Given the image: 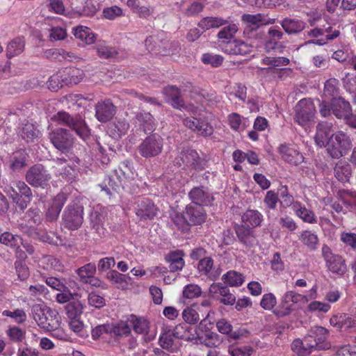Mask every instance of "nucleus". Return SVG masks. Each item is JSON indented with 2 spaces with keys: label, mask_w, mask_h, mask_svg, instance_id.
<instances>
[{
  "label": "nucleus",
  "mask_w": 356,
  "mask_h": 356,
  "mask_svg": "<svg viewBox=\"0 0 356 356\" xmlns=\"http://www.w3.org/2000/svg\"><path fill=\"white\" fill-rule=\"evenodd\" d=\"M31 316L38 325L45 331H53L60 326V317L58 312L44 304L33 305L31 307Z\"/></svg>",
  "instance_id": "1"
},
{
  "label": "nucleus",
  "mask_w": 356,
  "mask_h": 356,
  "mask_svg": "<svg viewBox=\"0 0 356 356\" xmlns=\"http://www.w3.org/2000/svg\"><path fill=\"white\" fill-rule=\"evenodd\" d=\"M52 119L60 125L70 127L83 140L90 137V130L81 116L72 117L65 111H59Z\"/></svg>",
  "instance_id": "2"
},
{
  "label": "nucleus",
  "mask_w": 356,
  "mask_h": 356,
  "mask_svg": "<svg viewBox=\"0 0 356 356\" xmlns=\"http://www.w3.org/2000/svg\"><path fill=\"white\" fill-rule=\"evenodd\" d=\"M352 146L349 136L339 131L332 135L326 148L327 153L332 159H338L346 155Z\"/></svg>",
  "instance_id": "3"
},
{
  "label": "nucleus",
  "mask_w": 356,
  "mask_h": 356,
  "mask_svg": "<svg viewBox=\"0 0 356 356\" xmlns=\"http://www.w3.org/2000/svg\"><path fill=\"white\" fill-rule=\"evenodd\" d=\"M83 220V207L78 202H72L65 209L62 221L65 227L76 230L81 227Z\"/></svg>",
  "instance_id": "4"
},
{
  "label": "nucleus",
  "mask_w": 356,
  "mask_h": 356,
  "mask_svg": "<svg viewBox=\"0 0 356 356\" xmlns=\"http://www.w3.org/2000/svg\"><path fill=\"white\" fill-rule=\"evenodd\" d=\"M163 139L157 134H153L147 136L138 146L140 155L145 159H149L159 155L163 149Z\"/></svg>",
  "instance_id": "5"
},
{
  "label": "nucleus",
  "mask_w": 356,
  "mask_h": 356,
  "mask_svg": "<svg viewBox=\"0 0 356 356\" xmlns=\"http://www.w3.org/2000/svg\"><path fill=\"white\" fill-rule=\"evenodd\" d=\"M321 253L326 266L330 272L341 276L346 273L348 268L346 260L342 256L334 254L330 248L326 244L323 245Z\"/></svg>",
  "instance_id": "6"
},
{
  "label": "nucleus",
  "mask_w": 356,
  "mask_h": 356,
  "mask_svg": "<svg viewBox=\"0 0 356 356\" xmlns=\"http://www.w3.org/2000/svg\"><path fill=\"white\" fill-rule=\"evenodd\" d=\"M315 113L314 103L310 99H302L296 105L294 120L299 125L305 127L314 122Z\"/></svg>",
  "instance_id": "7"
},
{
  "label": "nucleus",
  "mask_w": 356,
  "mask_h": 356,
  "mask_svg": "<svg viewBox=\"0 0 356 356\" xmlns=\"http://www.w3.org/2000/svg\"><path fill=\"white\" fill-rule=\"evenodd\" d=\"M49 138L54 147L63 153L67 152L74 143V138L70 131L63 128L52 130Z\"/></svg>",
  "instance_id": "8"
},
{
  "label": "nucleus",
  "mask_w": 356,
  "mask_h": 356,
  "mask_svg": "<svg viewBox=\"0 0 356 356\" xmlns=\"http://www.w3.org/2000/svg\"><path fill=\"white\" fill-rule=\"evenodd\" d=\"M26 181L33 187L45 188L51 178V175L41 164L30 168L26 173Z\"/></svg>",
  "instance_id": "9"
},
{
  "label": "nucleus",
  "mask_w": 356,
  "mask_h": 356,
  "mask_svg": "<svg viewBox=\"0 0 356 356\" xmlns=\"http://www.w3.org/2000/svg\"><path fill=\"white\" fill-rule=\"evenodd\" d=\"M175 162L179 166L183 164L195 170L204 168V161L200 157L197 152L192 149L182 150L176 158Z\"/></svg>",
  "instance_id": "10"
},
{
  "label": "nucleus",
  "mask_w": 356,
  "mask_h": 356,
  "mask_svg": "<svg viewBox=\"0 0 356 356\" xmlns=\"http://www.w3.org/2000/svg\"><path fill=\"white\" fill-rule=\"evenodd\" d=\"M186 127L192 130L198 135L207 137L213 132V128L205 118H186L183 120Z\"/></svg>",
  "instance_id": "11"
},
{
  "label": "nucleus",
  "mask_w": 356,
  "mask_h": 356,
  "mask_svg": "<svg viewBox=\"0 0 356 356\" xmlns=\"http://www.w3.org/2000/svg\"><path fill=\"white\" fill-rule=\"evenodd\" d=\"M241 19L245 26V31L248 33L257 31L261 26L272 24L275 22V19L268 18L261 13L244 14L242 15Z\"/></svg>",
  "instance_id": "12"
},
{
  "label": "nucleus",
  "mask_w": 356,
  "mask_h": 356,
  "mask_svg": "<svg viewBox=\"0 0 356 356\" xmlns=\"http://www.w3.org/2000/svg\"><path fill=\"white\" fill-rule=\"evenodd\" d=\"M188 197L192 201L191 204L202 207L211 204L213 201L212 194L204 186L193 188L188 193Z\"/></svg>",
  "instance_id": "13"
},
{
  "label": "nucleus",
  "mask_w": 356,
  "mask_h": 356,
  "mask_svg": "<svg viewBox=\"0 0 356 356\" xmlns=\"http://www.w3.org/2000/svg\"><path fill=\"white\" fill-rule=\"evenodd\" d=\"M333 124L331 122H320L316 126V135L314 140L316 144L320 147H327L330 143V138L332 134H334Z\"/></svg>",
  "instance_id": "14"
},
{
  "label": "nucleus",
  "mask_w": 356,
  "mask_h": 356,
  "mask_svg": "<svg viewBox=\"0 0 356 356\" xmlns=\"http://www.w3.org/2000/svg\"><path fill=\"white\" fill-rule=\"evenodd\" d=\"M312 338V344L314 349L328 350L331 345L326 341L327 337V330L321 326L313 327L307 335Z\"/></svg>",
  "instance_id": "15"
},
{
  "label": "nucleus",
  "mask_w": 356,
  "mask_h": 356,
  "mask_svg": "<svg viewBox=\"0 0 356 356\" xmlns=\"http://www.w3.org/2000/svg\"><path fill=\"white\" fill-rule=\"evenodd\" d=\"M283 33L275 27H271L268 31V38L265 42L264 48L266 52L276 51L281 53L284 48V45L280 41L282 38Z\"/></svg>",
  "instance_id": "16"
},
{
  "label": "nucleus",
  "mask_w": 356,
  "mask_h": 356,
  "mask_svg": "<svg viewBox=\"0 0 356 356\" xmlns=\"http://www.w3.org/2000/svg\"><path fill=\"white\" fill-rule=\"evenodd\" d=\"M209 292L213 298L225 305H232L236 301L234 294L229 289L220 284H213L209 288Z\"/></svg>",
  "instance_id": "17"
},
{
  "label": "nucleus",
  "mask_w": 356,
  "mask_h": 356,
  "mask_svg": "<svg viewBox=\"0 0 356 356\" xmlns=\"http://www.w3.org/2000/svg\"><path fill=\"white\" fill-rule=\"evenodd\" d=\"M186 218L189 225H198L203 223L207 218L203 207L189 204L186 207Z\"/></svg>",
  "instance_id": "18"
},
{
  "label": "nucleus",
  "mask_w": 356,
  "mask_h": 356,
  "mask_svg": "<svg viewBox=\"0 0 356 356\" xmlns=\"http://www.w3.org/2000/svg\"><path fill=\"white\" fill-rule=\"evenodd\" d=\"M235 232L238 241L248 248L254 247L257 244V240L254 230L245 225H237Z\"/></svg>",
  "instance_id": "19"
},
{
  "label": "nucleus",
  "mask_w": 356,
  "mask_h": 356,
  "mask_svg": "<svg viewBox=\"0 0 356 356\" xmlns=\"http://www.w3.org/2000/svg\"><path fill=\"white\" fill-rule=\"evenodd\" d=\"M158 208L154 202L147 198L140 200L136 210V214L141 220L153 219L157 214Z\"/></svg>",
  "instance_id": "20"
},
{
  "label": "nucleus",
  "mask_w": 356,
  "mask_h": 356,
  "mask_svg": "<svg viewBox=\"0 0 356 356\" xmlns=\"http://www.w3.org/2000/svg\"><path fill=\"white\" fill-rule=\"evenodd\" d=\"M115 114V106L110 101L98 102L95 107V116L101 122L109 121Z\"/></svg>",
  "instance_id": "21"
},
{
  "label": "nucleus",
  "mask_w": 356,
  "mask_h": 356,
  "mask_svg": "<svg viewBox=\"0 0 356 356\" xmlns=\"http://www.w3.org/2000/svg\"><path fill=\"white\" fill-rule=\"evenodd\" d=\"M282 158L291 165H298L304 161V156L297 149L282 144L279 147Z\"/></svg>",
  "instance_id": "22"
},
{
  "label": "nucleus",
  "mask_w": 356,
  "mask_h": 356,
  "mask_svg": "<svg viewBox=\"0 0 356 356\" xmlns=\"http://www.w3.org/2000/svg\"><path fill=\"white\" fill-rule=\"evenodd\" d=\"M128 321L131 324L135 332L145 336V340L150 341L154 338V334H149V323L145 318L131 315Z\"/></svg>",
  "instance_id": "23"
},
{
  "label": "nucleus",
  "mask_w": 356,
  "mask_h": 356,
  "mask_svg": "<svg viewBox=\"0 0 356 356\" xmlns=\"http://www.w3.org/2000/svg\"><path fill=\"white\" fill-rule=\"evenodd\" d=\"M67 196L65 193H58L52 201L51 206L47 209L46 213V220L49 222H53L56 220L60 211L66 202Z\"/></svg>",
  "instance_id": "24"
},
{
  "label": "nucleus",
  "mask_w": 356,
  "mask_h": 356,
  "mask_svg": "<svg viewBox=\"0 0 356 356\" xmlns=\"http://www.w3.org/2000/svg\"><path fill=\"white\" fill-rule=\"evenodd\" d=\"M331 109L336 118L343 120L352 112L350 103L341 97L331 99Z\"/></svg>",
  "instance_id": "25"
},
{
  "label": "nucleus",
  "mask_w": 356,
  "mask_h": 356,
  "mask_svg": "<svg viewBox=\"0 0 356 356\" xmlns=\"http://www.w3.org/2000/svg\"><path fill=\"white\" fill-rule=\"evenodd\" d=\"M115 171V177H119L126 186H128L129 183L134 180L138 175L134 169L132 163L129 161L122 162L119 165L118 170Z\"/></svg>",
  "instance_id": "26"
},
{
  "label": "nucleus",
  "mask_w": 356,
  "mask_h": 356,
  "mask_svg": "<svg viewBox=\"0 0 356 356\" xmlns=\"http://www.w3.org/2000/svg\"><path fill=\"white\" fill-rule=\"evenodd\" d=\"M298 239L310 252L316 251L320 245L318 234L313 230H302L298 236Z\"/></svg>",
  "instance_id": "27"
},
{
  "label": "nucleus",
  "mask_w": 356,
  "mask_h": 356,
  "mask_svg": "<svg viewBox=\"0 0 356 356\" xmlns=\"http://www.w3.org/2000/svg\"><path fill=\"white\" fill-rule=\"evenodd\" d=\"M295 215L301 219L304 222L309 224L317 223V217L314 212L305 207L300 202H296L293 205V211Z\"/></svg>",
  "instance_id": "28"
},
{
  "label": "nucleus",
  "mask_w": 356,
  "mask_h": 356,
  "mask_svg": "<svg viewBox=\"0 0 356 356\" xmlns=\"http://www.w3.org/2000/svg\"><path fill=\"white\" fill-rule=\"evenodd\" d=\"M194 339L195 343L204 345L209 348L218 347L222 343L220 336L212 331H207L202 334H197Z\"/></svg>",
  "instance_id": "29"
},
{
  "label": "nucleus",
  "mask_w": 356,
  "mask_h": 356,
  "mask_svg": "<svg viewBox=\"0 0 356 356\" xmlns=\"http://www.w3.org/2000/svg\"><path fill=\"white\" fill-rule=\"evenodd\" d=\"M263 220L264 216L261 212L255 209H248L241 216V225L253 229L254 227L260 226Z\"/></svg>",
  "instance_id": "30"
},
{
  "label": "nucleus",
  "mask_w": 356,
  "mask_h": 356,
  "mask_svg": "<svg viewBox=\"0 0 356 356\" xmlns=\"http://www.w3.org/2000/svg\"><path fill=\"white\" fill-rule=\"evenodd\" d=\"M136 122L145 132H152L156 127L155 119L150 113H138L136 115Z\"/></svg>",
  "instance_id": "31"
},
{
  "label": "nucleus",
  "mask_w": 356,
  "mask_h": 356,
  "mask_svg": "<svg viewBox=\"0 0 356 356\" xmlns=\"http://www.w3.org/2000/svg\"><path fill=\"white\" fill-rule=\"evenodd\" d=\"M125 186L124 183L120 177H115V171L113 175L107 176L103 183L100 184L102 191H104L108 196H111L113 191H116L120 187L124 188Z\"/></svg>",
  "instance_id": "32"
},
{
  "label": "nucleus",
  "mask_w": 356,
  "mask_h": 356,
  "mask_svg": "<svg viewBox=\"0 0 356 356\" xmlns=\"http://www.w3.org/2000/svg\"><path fill=\"white\" fill-rule=\"evenodd\" d=\"M291 349L299 356H307L314 348L312 338L306 336L303 340L295 339L291 344Z\"/></svg>",
  "instance_id": "33"
},
{
  "label": "nucleus",
  "mask_w": 356,
  "mask_h": 356,
  "mask_svg": "<svg viewBox=\"0 0 356 356\" xmlns=\"http://www.w3.org/2000/svg\"><path fill=\"white\" fill-rule=\"evenodd\" d=\"M164 95L170 101L172 106L177 109H181L184 106L183 99L180 96V90L174 86H166L163 89Z\"/></svg>",
  "instance_id": "34"
},
{
  "label": "nucleus",
  "mask_w": 356,
  "mask_h": 356,
  "mask_svg": "<svg viewBox=\"0 0 356 356\" xmlns=\"http://www.w3.org/2000/svg\"><path fill=\"white\" fill-rule=\"evenodd\" d=\"M182 251L171 252L165 256V260L169 263V268L171 272L181 270L184 266Z\"/></svg>",
  "instance_id": "35"
},
{
  "label": "nucleus",
  "mask_w": 356,
  "mask_h": 356,
  "mask_svg": "<svg viewBox=\"0 0 356 356\" xmlns=\"http://www.w3.org/2000/svg\"><path fill=\"white\" fill-rule=\"evenodd\" d=\"M72 33L74 37L86 44H91L95 42L96 39L95 34L90 29L83 26H79L73 28Z\"/></svg>",
  "instance_id": "36"
},
{
  "label": "nucleus",
  "mask_w": 356,
  "mask_h": 356,
  "mask_svg": "<svg viewBox=\"0 0 356 356\" xmlns=\"http://www.w3.org/2000/svg\"><path fill=\"white\" fill-rule=\"evenodd\" d=\"M334 174L338 181L348 182L352 174L351 166L346 162L339 161L334 168Z\"/></svg>",
  "instance_id": "37"
},
{
  "label": "nucleus",
  "mask_w": 356,
  "mask_h": 356,
  "mask_svg": "<svg viewBox=\"0 0 356 356\" xmlns=\"http://www.w3.org/2000/svg\"><path fill=\"white\" fill-rule=\"evenodd\" d=\"M109 129L113 138L121 137L127 133L129 124L124 118H116Z\"/></svg>",
  "instance_id": "38"
},
{
  "label": "nucleus",
  "mask_w": 356,
  "mask_h": 356,
  "mask_svg": "<svg viewBox=\"0 0 356 356\" xmlns=\"http://www.w3.org/2000/svg\"><path fill=\"white\" fill-rule=\"evenodd\" d=\"M63 76L66 77L67 86L76 85L84 77V72L79 68H65L62 70Z\"/></svg>",
  "instance_id": "39"
},
{
  "label": "nucleus",
  "mask_w": 356,
  "mask_h": 356,
  "mask_svg": "<svg viewBox=\"0 0 356 356\" xmlns=\"http://www.w3.org/2000/svg\"><path fill=\"white\" fill-rule=\"evenodd\" d=\"M238 31V26L235 24H229L223 27L218 33L217 37L221 45H225L232 41Z\"/></svg>",
  "instance_id": "40"
},
{
  "label": "nucleus",
  "mask_w": 356,
  "mask_h": 356,
  "mask_svg": "<svg viewBox=\"0 0 356 356\" xmlns=\"http://www.w3.org/2000/svg\"><path fill=\"white\" fill-rule=\"evenodd\" d=\"M281 24L284 30L289 34L299 33L305 27V23L297 19L286 18L282 20Z\"/></svg>",
  "instance_id": "41"
},
{
  "label": "nucleus",
  "mask_w": 356,
  "mask_h": 356,
  "mask_svg": "<svg viewBox=\"0 0 356 356\" xmlns=\"http://www.w3.org/2000/svg\"><path fill=\"white\" fill-rule=\"evenodd\" d=\"M127 3L140 17L146 18L152 14L149 7L144 5L143 0H128Z\"/></svg>",
  "instance_id": "42"
},
{
  "label": "nucleus",
  "mask_w": 356,
  "mask_h": 356,
  "mask_svg": "<svg viewBox=\"0 0 356 356\" xmlns=\"http://www.w3.org/2000/svg\"><path fill=\"white\" fill-rule=\"evenodd\" d=\"M227 24V21L221 17H207L200 20L198 23V26L200 28L205 31L210 29L219 28L222 26L226 25Z\"/></svg>",
  "instance_id": "43"
},
{
  "label": "nucleus",
  "mask_w": 356,
  "mask_h": 356,
  "mask_svg": "<svg viewBox=\"0 0 356 356\" xmlns=\"http://www.w3.org/2000/svg\"><path fill=\"white\" fill-rule=\"evenodd\" d=\"M27 156L28 155L24 149L14 152L10 160V168L14 171L23 168L26 165Z\"/></svg>",
  "instance_id": "44"
},
{
  "label": "nucleus",
  "mask_w": 356,
  "mask_h": 356,
  "mask_svg": "<svg viewBox=\"0 0 356 356\" xmlns=\"http://www.w3.org/2000/svg\"><path fill=\"white\" fill-rule=\"evenodd\" d=\"M25 41L23 38H16L8 44L6 49V55L8 58L20 54L24 49Z\"/></svg>",
  "instance_id": "45"
},
{
  "label": "nucleus",
  "mask_w": 356,
  "mask_h": 356,
  "mask_svg": "<svg viewBox=\"0 0 356 356\" xmlns=\"http://www.w3.org/2000/svg\"><path fill=\"white\" fill-rule=\"evenodd\" d=\"M47 84L48 88L54 92L58 91L64 86H67L66 77L63 76L62 70L50 76Z\"/></svg>",
  "instance_id": "46"
},
{
  "label": "nucleus",
  "mask_w": 356,
  "mask_h": 356,
  "mask_svg": "<svg viewBox=\"0 0 356 356\" xmlns=\"http://www.w3.org/2000/svg\"><path fill=\"white\" fill-rule=\"evenodd\" d=\"M39 131L32 123L24 124L20 131L22 138L26 142L33 141L38 136Z\"/></svg>",
  "instance_id": "47"
},
{
  "label": "nucleus",
  "mask_w": 356,
  "mask_h": 356,
  "mask_svg": "<svg viewBox=\"0 0 356 356\" xmlns=\"http://www.w3.org/2000/svg\"><path fill=\"white\" fill-rule=\"evenodd\" d=\"M83 308L84 305L81 301H70L65 306V313L69 318L79 317Z\"/></svg>",
  "instance_id": "48"
},
{
  "label": "nucleus",
  "mask_w": 356,
  "mask_h": 356,
  "mask_svg": "<svg viewBox=\"0 0 356 356\" xmlns=\"http://www.w3.org/2000/svg\"><path fill=\"white\" fill-rule=\"evenodd\" d=\"M213 266V259L211 257H204L200 260L198 269L202 273L207 275L211 279L214 280L218 276V274H215L212 272Z\"/></svg>",
  "instance_id": "49"
},
{
  "label": "nucleus",
  "mask_w": 356,
  "mask_h": 356,
  "mask_svg": "<svg viewBox=\"0 0 356 356\" xmlns=\"http://www.w3.org/2000/svg\"><path fill=\"white\" fill-rule=\"evenodd\" d=\"M127 321H120L116 324H111V334L115 337H127L131 333V327Z\"/></svg>",
  "instance_id": "50"
},
{
  "label": "nucleus",
  "mask_w": 356,
  "mask_h": 356,
  "mask_svg": "<svg viewBox=\"0 0 356 356\" xmlns=\"http://www.w3.org/2000/svg\"><path fill=\"white\" fill-rule=\"evenodd\" d=\"M98 56L104 59L114 57L118 51L112 47L106 45L104 42H99L96 46Z\"/></svg>",
  "instance_id": "51"
},
{
  "label": "nucleus",
  "mask_w": 356,
  "mask_h": 356,
  "mask_svg": "<svg viewBox=\"0 0 356 356\" xmlns=\"http://www.w3.org/2000/svg\"><path fill=\"white\" fill-rule=\"evenodd\" d=\"M225 282L231 286H241L244 282L242 274L230 270L223 275Z\"/></svg>",
  "instance_id": "52"
},
{
  "label": "nucleus",
  "mask_w": 356,
  "mask_h": 356,
  "mask_svg": "<svg viewBox=\"0 0 356 356\" xmlns=\"http://www.w3.org/2000/svg\"><path fill=\"white\" fill-rule=\"evenodd\" d=\"M0 242L7 246L15 248L22 243V238L18 235H13L9 232H4L0 236Z\"/></svg>",
  "instance_id": "53"
},
{
  "label": "nucleus",
  "mask_w": 356,
  "mask_h": 356,
  "mask_svg": "<svg viewBox=\"0 0 356 356\" xmlns=\"http://www.w3.org/2000/svg\"><path fill=\"white\" fill-rule=\"evenodd\" d=\"M253 353V348L250 346H237L230 345L228 347V353L231 356H250Z\"/></svg>",
  "instance_id": "54"
},
{
  "label": "nucleus",
  "mask_w": 356,
  "mask_h": 356,
  "mask_svg": "<svg viewBox=\"0 0 356 356\" xmlns=\"http://www.w3.org/2000/svg\"><path fill=\"white\" fill-rule=\"evenodd\" d=\"M96 266L93 263H88L83 266L76 270V273L79 275L81 282H83L86 279L94 275L96 273Z\"/></svg>",
  "instance_id": "55"
},
{
  "label": "nucleus",
  "mask_w": 356,
  "mask_h": 356,
  "mask_svg": "<svg viewBox=\"0 0 356 356\" xmlns=\"http://www.w3.org/2000/svg\"><path fill=\"white\" fill-rule=\"evenodd\" d=\"M339 81L336 79H330L325 81L324 86L323 94L325 97L336 98L335 96L338 94Z\"/></svg>",
  "instance_id": "56"
},
{
  "label": "nucleus",
  "mask_w": 356,
  "mask_h": 356,
  "mask_svg": "<svg viewBox=\"0 0 356 356\" xmlns=\"http://www.w3.org/2000/svg\"><path fill=\"white\" fill-rule=\"evenodd\" d=\"M170 218L178 229L184 231L188 229L189 225L186 218V211H184V214L174 212L170 215Z\"/></svg>",
  "instance_id": "57"
},
{
  "label": "nucleus",
  "mask_w": 356,
  "mask_h": 356,
  "mask_svg": "<svg viewBox=\"0 0 356 356\" xmlns=\"http://www.w3.org/2000/svg\"><path fill=\"white\" fill-rule=\"evenodd\" d=\"M103 17L108 20H114L124 15L123 10L118 6H112L103 9Z\"/></svg>",
  "instance_id": "58"
},
{
  "label": "nucleus",
  "mask_w": 356,
  "mask_h": 356,
  "mask_svg": "<svg viewBox=\"0 0 356 356\" xmlns=\"http://www.w3.org/2000/svg\"><path fill=\"white\" fill-rule=\"evenodd\" d=\"M307 300V297L298 293L293 291H289L286 292L282 297V302L286 304L298 303L302 302H306Z\"/></svg>",
  "instance_id": "59"
},
{
  "label": "nucleus",
  "mask_w": 356,
  "mask_h": 356,
  "mask_svg": "<svg viewBox=\"0 0 356 356\" xmlns=\"http://www.w3.org/2000/svg\"><path fill=\"white\" fill-rule=\"evenodd\" d=\"M194 307H187L182 312V317L187 323L195 324L200 320L199 314Z\"/></svg>",
  "instance_id": "60"
},
{
  "label": "nucleus",
  "mask_w": 356,
  "mask_h": 356,
  "mask_svg": "<svg viewBox=\"0 0 356 356\" xmlns=\"http://www.w3.org/2000/svg\"><path fill=\"white\" fill-rule=\"evenodd\" d=\"M223 57L218 54H204L202 56V61L204 64H210L214 67H219L223 62Z\"/></svg>",
  "instance_id": "61"
},
{
  "label": "nucleus",
  "mask_w": 356,
  "mask_h": 356,
  "mask_svg": "<svg viewBox=\"0 0 356 356\" xmlns=\"http://www.w3.org/2000/svg\"><path fill=\"white\" fill-rule=\"evenodd\" d=\"M106 277L113 283L118 284V287L124 288L127 285V282L126 281V276L118 273L116 270L110 271L107 274Z\"/></svg>",
  "instance_id": "62"
},
{
  "label": "nucleus",
  "mask_w": 356,
  "mask_h": 356,
  "mask_svg": "<svg viewBox=\"0 0 356 356\" xmlns=\"http://www.w3.org/2000/svg\"><path fill=\"white\" fill-rule=\"evenodd\" d=\"M202 293L200 287L197 284H190L186 285L183 291L184 297L193 299L200 296Z\"/></svg>",
  "instance_id": "63"
},
{
  "label": "nucleus",
  "mask_w": 356,
  "mask_h": 356,
  "mask_svg": "<svg viewBox=\"0 0 356 356\" xmlns=\"http://www.w3.org/2000/svg\"><path fill=\"white\" fill-rule=\"evenodd\" d=\"M340 240L344 244L350 246L352 249L356 250V234L353 232H341Z\"/></svg>",
  "instance_id": "64"
}]
</instances>
